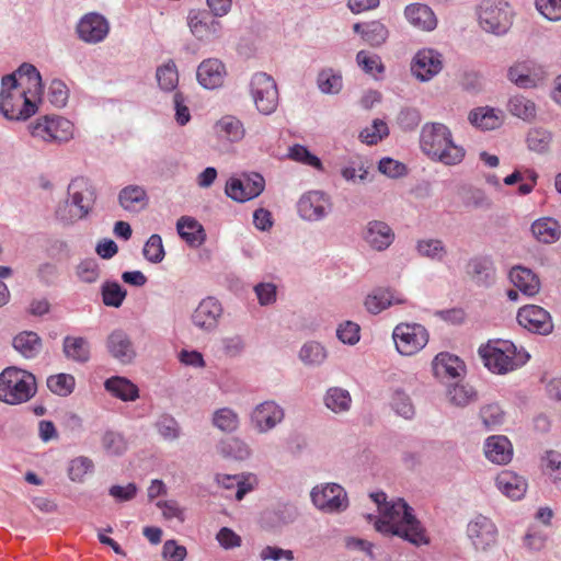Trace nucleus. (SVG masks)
I'll return each mask as SVG.
<instances>
[{"label": "nucleus", "mask_w": 561, "mask_h": 561, "mask_svg": "<svg viewBox=\"0 0 561 561\" xmlns=\"http://www.w3.org/2000/svg\"><path fill=\"white\" fill-rule=\"evenodd\" d=\"M370 497L377 504L381 515L375 522L377 531L399 536L415 546L428 543L426 530L404 500L398 499L389 503L383 492L371 493Z\"/></svg>", "instance_id": "nucleus-1"}, {"label": "nucleus", "mask_w": 561, "mask_h": 561, "mask_svg": "<svg viewBox=\"0 0 561 561\" xmlns=\"http://www.w3.org/2000/svg\"><path fill=\"white\" fill-rule=\"evenodd\" d=\"M41 95H31L25 82H18L15 75H7L1 80L0 112L11 121H24L36 113V100Z\"/></svg>", "instance_id": "nucleus-2"}, {"label": "nucleus", "mask_w": 561, "mask_h": 561, "mask_svg": "<svg viewBox=\"0 0 561 561\" xmlns=\"http://www.w3.org/2000/svg\"><path fill=\"white\" fill-rule=\"evenodd\" d=\"M420 145L426 156L447 165L460 163L466 153L462 147L454 144L450 130L439 123L423 126Z\"/></svg>", "instance_id": "nucleus-3"}, {"label": "nucleus", "mask_w": 561, "mask_h": 561, "mask_svg": "<svg viewBox=\"0 0 561 561\" xmlns=\"http://www.w3.org/2000/svg\"><path fill=\"white\" fill-rule=\"evenodd\" d=\"M36 391V378L32 373L15 366L0 373V401L11 405L25 403Z\"/></svg>", "instance_id": "nucleus-4"}, {"label": "nucleus", "mask_w": 561, "mask_h": 561, "mask_svg": "<svg viewBox=\"0 0 561 561\" xmlns=\"http://www.w3.org/2000/svg\"><path fill=\"white\" fill-rule=\"evenodd\" d=\"M68 201L76 208L70 215L58 208L57 216L64 221H73L85 218L93 208L96 199L95 188L91 181L84 176L75 178L68 185Z\"/></svg>", "instance_id": "nucleus-5"}, {"label": "nucleus", "mask_w": 561, "mask_h": 561, "mask_svg": "<svg viewBox=\"0 0 561 561\" xmlns=\"http://www.w3.org/2000/svg\"><path fill=\"white\" fill-rule=\"evenodd\" d=\"M530 358L526 350L508 341L493 340V373L505 375L523 367Z\"/></svg>", "instance_id": "nucleus-6"}, {"label": "nucleus", "mask_w": 561, "mask_h": 561, "mask_svg": "<svg viewBox=\"0 0 561 561\" xmlns=\"http://www.w3.org/2000/svg\"><path fill=\"white\" fill-rule=\"evenodd\" d=\"M396 350L403 356H412L428 343L427 329L419 323H399L392 332Z\"/></svg>", "instance_id": "nucleus-7"}, {"label": "nucleus", "mask_w": 561, "mask_h": 561, "mask_svg": "<svg viewBox=\"0 0 561 561\" xmlns=\"http://www.w3.org/2000/svg\"><path fill=\"white\" fill-rule=\"evenodd\" d=\"M34 138L47 142H67L73 138V124L60 116H44L28 126Z\"/></svg>", "instance_id": "nucleus-8"}, {"label": "nucleus", "mask_w": 561, "mask_h": 561, "mask_svg": "<svg viewBox=\"0 0 561 561\" xmlns=\"http://www.w3.org/2000/svg\"><path fill=\"white\" fill-rule=\"evenodd\" d=\"M250 94L256 110L270 115L278 105V90L274 79L265 72H256L250 81Z\"/></svg>", "instance_id": "nucleus-9"}, {"label": "nucleus", "mask_w": 561, "mask_h": 561, "mask_svg": "<svg viewBox=\"0 0 561 561\" xmlns=\"http://www.w3.org/2000/svg\"><path fill=\"white\" fill-rule=\"evenodd\" d=\"M516 319L520 327L536 334L548 335L553 331L550 313L537 305H526L519 308Z\"/></svg>", "instance_id": "nucleus-10"}, {"label": "nucleus", "mask_w": 561, "mask_h": 561, "mask_svg": "<svg viewBox=\"0 0 561 561\" xmlns=\"http://www.w3.org/2000/svg\"><path fill=\"white\" fill-rule=\"evenodd\" d=\"M264 178L253 173L244 179L231 178L227 181L225 192L231 199L244 203L257 197L264 190Z\"/></svg>", "instance_id": "nucleus-11"}, {"label": "nucleus", "mask_w": 561, "mask_h": 561, "mask_svg": "<svg viewBox=\"0 0 561 561\" xmlns=\"http://www.w3.org/2000/svg\"><path fill=\"white\" fill-rule=\"evenodd\" d=\"M311 499L318 508L325 512L341 511L347 506V496L344 489L335 483L313 488Z\"/></svg>", "instance_id": "nucleus-12"}, {"label": "nucleus", "mask_w": 561, "mask_h": 561, "mask_svg": "<svg viewBox=\"0 0 561 561\" xmlns=\"http://www.w3.org/2000/svg\"><path fill=\"white\" fill-rule=\"evenodd\" d=\"M443 69V56L435 49L424 48L416 53L411 65L412 73L421 81H428Z\"/></svg>", "instance_id": "nucleus-13"}, {"label": "nucleus", "mask_w": 561, "mask_h": 561, "mask_svg": "<svg viewBox=\"0 0 561 561\" xmlns=\"http://www.w3.org/2000/svg\"><path fill=\"white\" fill-rule=\"evenodd\" d=\"M110 32L107 20L99 13H88L81 18L77 25L80 39L89 44H98L104 41Z\"/></svg>", "instance_id": "nucleus-14"}, {"label": "nucleus", "mask_w": 561, "mask_h": 561, "mask_svg": "<svg viewBox=\"0 0 561 561\" xmlns=\"http://www.w3.org/2000/svg\"><path fill=\"white\" fill-rule=\"evenodd\" d=\"M188 26L193 35L201 41L219 37L222 28L221 23L206 11L191 12Z\"/></svg>", "instance_id": "nucleus-15"}, {"label": "nucleus", "mask_w": 561, "mask_h": 561, "mask_svg": "<svg viewBox=\"0 0 561 561\" xmlns=\"http://www.w3.org/2000/svg\"><path fill=\"white\" fill-rule=\"evenodd\" d=\"M331 208L329 198L319 191L308 192L298 202V210L305 219L319 220L323 218Z\"/></svg>", "instance_id": "nucleus-16"}, {"label": "nucleus", "mask_w": 561, "mask_h": 561, "mask_svg": "<svg viewBox=\"0 0 561 561\" xmlns=\"http://www.w3.org/2000/svg\"><path fill=\"white\" fill-rule=\"evenodd\" d=\"M221 313L220 302L214 297H207L194 310L192 321L197 328L210 331L217 327Z\"/></svg>", "instance_id": "nucleus-17"}, {"label": "nucleus", "mask_w": 561, "mask_h": 561, "mask_svg": "<svg viewBox=\"0 0 561 561\" xmlns=\"http://www.w3.org/2000/svg\"><path fill=\"white\" fill-rule=\"evenodd\" d=\"M284 410L274 401H265L255 407L251 420L260 432H267L280 423Z\"/></svg>", "instance_id": "nucleus-18"}, {"label": "nucleus", "mask_w": 561, "mask_h": 561, "mask_svg": "<svg viewBox=\"0 0 561 561\" xmlns=\"http://www.w3.org/2000/svg\"><path fill=\"white\" fill-rule=\"evenodd\" d=\"M510 282L525 296L535 297L541 288L539 276L530 268L515 265L508 272Z\"/></svg>", "instance_id": "nucleus-19"}, {"label": "nucleus", "mask_w": 561, "mask_h": 561, "mask_svg": "<svg viewBox=\"0 0 561 561\" xmlns=\"http://www.w3.org/2000/svg\"><path fill=\"white\" fill-rule=\"evenodd\" d=\"M226 76L225 65L217 58H209L201 62L196 77L201 85L206 89H216L224 82Z\"/></svg>", "instance_id": "nucleus-20"}, {"label": "nucleus", "mask_w": 561, "mask_h": 561, "mask_svg": "<svg viewBox=\"0 0 561 561\" xmlns=\"http://www.w3.org/2000/svg\"><path fill=\"white\" fill-rule=\"evenodd\" d=\"M433 371L439 378H458L465 374L466 365L458 356L442 352L433 359Z\"/></svg>", "instance_id": "nucleus-21"}, {"label": "nucleus", "mask_w": 561, "mask_h": 561, "mask_svg": "<svg viewBox=\"0 0 561 561\" xmlns=\"http://www.w3.org/2000/svg\"><path fill=\"white\" fill-rule=\"evenodd\" d=\"M508 79L519 88H534L541 80L543 72L540 68H535L530 61L517 64L508 69Z\"/></svg>", "instance_id": "nucleus-22"}, {"label": "nucleus", "mask_w": 561, "mask_h": 561, "mask_svg": "<svg viewBox=\"0 0 561 561\" xmlns=\"http://www.w3.org/2000/svg\"><path fill=\"white\" fill-rule=\"evenodd\" d=\"M364 239L373 249L383 251L393 242L394 233L386 222L374 220L368 222Z\"/></svg>", "instance_id": "nucleus-23"}, {"label": "nucleus", "mask_w": 561, "mask_h": 561, "mask_svg": "<svg viewBox=\"0 0 561 561\" xmlns=\"http://www.w3.org/2000/svg\"><path fill=\"white\" fill-rule=\"evenodd\" d=\"M407 20L421 31H433L437 26V19L433 10L422 3L409 4L404 10Z\"/></svg>", "instance_id": "nucleus-24"}, {"label": "nucleus", "mask_w": 561, "mask_h": 561, "mask_svg": "<svg viewBox=\"0 0 561 561\" xmlns=\"http://www.w3.org/2000/svg\"><path fill=\"white\" fill-rule=\"evenodd\" d=\"M496 486L508 499L520 500L527 490L525 479L513 471L504 470L496 477Z\"/></svg>", "instance_id": "nucleus-25"}, {"label": "nucleus", "mask_w": 561, "mask_h": 561, "mask_svg": "<svg viewBox=\"0 0 561 561\" xmlns=\"http://www.w3.org/2000/svg\"><path fill=\"white\" fill-rule=\"evenodd\" d=\"M107 348L111 355L122 364L130 363L136 355L128 335L121 330L114 331L108 335Z\"/></svg>", "instance_id": "nucleus-26"}, {"label": "nucleus", "mask_w": 561, "mask_h": 561, "mask_svg": "<svg viewBox=\"0 0 561 561\" xmlns=\"http://www.w3.org/2000/svg\"><path fill=\"white\" fill-rule=\"evenodd\" d=\"M407 299L390 289H377L365 299V307L368 312L378 314L392 305L405 304Z\"/></svg>", "instance_id": "nucleus-27"}, {"label": "nucleus", "mask_w": 561, "mask_h": 561, "mask_svg": "<svg viewBox=\"0 0 561 561\" xmlns=\"http://www.w3.org/2000/svg\"><path fill=\"white\" fill-rule=\"evenodd\" d=\"M214 131L219 139L239 142L245 136L243 123L233 115H224L214 125Z\"/></svg>", "instance_id": "nucleus-28"}, {"label": "nucleus", "mask_w": 561, "mask_h": 561, "mask_svg": "<svg viewBox=\"0 0 561 561\" xmlns=\"http://www.w3.org/2000/svg\"><path fill=\"white\" fill-rule=\"evenodd\" d=\"M530 230L536 240L541 243H554L561 237L559 222L550 217H542L535 220Z\"/></svg>", "instance_id": "nucleus-29"}, {"label": "nucleus", "mask_w": 561, "mask_h": 561, "mask_svg": "<svg viewBox=\"0 0 561 561\" xmlns=\"http://www.w3.org/2000/svg\"><path fill=\"white\" fill-rule=\"evenodd\" d=\"M119 205L128 211H139L148 204V195L139 185H128L118 194Z\"/></svg>", "instance_id": "nucleus-30"}, {"label": "nucleus", "mask_w": 561, "mask_h": 561, "mask_svg": "<svg viewBox=\"0 0 561 561\" xmlns=\"http://www.w3.org/2000/svg\"><path fill=\"white\" fill-rule=\"evenodd\" d=\"M107 392L123 401H135L139 397L138 387L125 377L114 376L104 382Z\"/></svg>", "instance_id": "nucleus-31"}, {"label": "nucleus", "mask_w": 561, "mask_h": 561, "mask_svg": "<svg viewBox=\"0 0 561 561\" xmlns=\"http://www.w3.org/2000/svg\"><path fill=\"white\" fill-rule=\"evenodd\" d=\"M176 229L182 239L191 247H199L205 240V232L202 225L191 217H181L178 220Z\"/></svg>", "instance_id": "nucleus-32"}, {"label": "nucleus", "mask_w": 561, "mask_h": 561, "mask_svg": "<svg viewBox=\"0 0 561 561\" xmlns=\"http://www.w3.org/2000/svg\"><path fill=\"white\" fill-rule=\"evenodd\" d=\"M64 354L68 359L85 363L90 358L89 342L81 336H66L62 343Z\"/></svg>", "instance_id": "nucleus-33"}, {"label": "nucleus", "mask_w": 561, "mask_h": 561, "mask_svg": "<svg viewBox=\"0 0 561 561\" xmlns=\"http://www.w3.org/2000/svg\"><path fill=\"white\" fill-rule=\"evenodd\" d=\"M468 536L477 550H486L491 540V531L486 517H478L468 525Z\"/></svg>", "instance_id": "nucleus-34"}, {"label": "nucleus", "mask_w": 561, "mask_h": 561, "mask_svg": "<svg viewBox=\"0 0 561 561\" xmlns=\"http://www.w3.org/2000/svg\"><path fill=\"white\" fill-rule=\"evenodd\" d=\"M13 347L25 358H33L41 351V339L34 332H22L13 339Z\"/></svg>", "instance_id": "nucleus-35"}, {"label": "nucleus", "mask_w": 561, "mask_h": 561, "mask_svg": "<svg viewBox=\"0 0 561 561\" xmlns=\"http://www.w3.org/2000/svg\"><path fill=\"white\" fill-rule=\"evenodd\" d=\"M13 75H15L18 82H25V87L31 90V95H42V78L38 70L33 65H21Z\"/></svg>", "instance_id": "nucleus-36"}, {"label": "nucleus", "mask_w": 561, "mask_h": 561, "mask_svg": "<svg viewBox=\"0 0 561 561\" xmlns=\"http://www.w3.org/2000/svg\"><path fill=\"white\" fill-rule=\"evenodd\" d=\"M513 23V10L507 2L499 1L493 8V35H504Z\"/></svg>", "instance_id": "nucleus-37"}, {"label": "nucleus", "mask_w": 561, "mask_h": 561, "mask_svg": "<svg viewBox=\"0 0 561 561\" xmlns=\"http://www.w3.org/2000/svg\"><path fill=\"white\" fill-rule=\"evenodd\" d=\"M324 403L332 412L341 413L350 410L352 398L347 390L332 387L327 391Z\"/></svg>", "instance_id": "nucleus-38"}, {"label": "nucleus", "mask_w": 561, "mask_h": 561, "mask_svg": "<svg viewBox=\"0 0 561 561\" xmlns=\"http://www.w3.org/2000/svg\"><path fill=\"white\" fill-rule=\"evenodd\" d=\"M388 36V28L379 21L365 23V27L362 32V38L364 42L374 47H378L386 43Z\"/></svg>", "instance_id": "nucleus-39"}, {"label": "nucleus", "mask_w": 561, "mask_h": 561, "mask_svg": "<svg viewBox=\"0 0 561 561\" xmlns=\"http://www.w3.org/2000/svg\"><path fill=\"white\" fill-rule=\"evenodd\" d=\"M513 456L512 442L504 435H493V463L507 465L512 461Z\"/></svg>", "instance_id": "nucleus-40"}, {"label": "nucleus", "mask_w": 561, "mask_h": 561, "mask_svg": "<svg viewBox=\"0 0 561 561\" xmlns=\"http://www.w3.org/2000/svg\"><path fill=\"white\" fill-rule=\"evenodd\" d=\"M217 448L219 454L226 458L243 460L250 455L248 446L242 440L234 437L221 440Z\"/></svg>", "instance_id": "nucleus-41"}, {"label": "nucleus", "mask_w": 561, "mask_h": 561, "mask_svg": "<svg viewBox=\"0 0 561 561\" xmlns=\"http://www.w3.org/2000/svg\"><path fill=\"white\" fill-rule=\"evenodd\" d=\"M552 140V134L542 127H534L527 134V146L531 151L543 153L548 151Z\"/></svg>", "instance_id": "nucleus-42"}, {"label": "nucleus", "mask_w": 561, "mask_h": 561, "mask_svg": "<svg viewBox=\"0 0 561 561\" xmlns=\"http://www.w3.org/2000/svg\"><path fill=\"white\" fill-rule=\"evenodd\" d=\"M508 111L516 117L530 121L536 116V105L524 96H513L508 101Z\"/></svg>", "instance_id": "nucleus-43"}, {"label": "nucleus", "mask_w": 561, "mask_h": 561, "mask_svg": "<svg viewBox=\"0 0 561 561\" xmlns=\"http://www.w3.org/2000/svg\"><path fill=\"white\" fill-rule=\"evenodd\" d=\"M157 80L161 89L172 91L179 83V73L174 61L170 60L157 69Z\"/></svg>", "instance_id": "nucleus-44"}, {"label": "nucleus", "mask_w": 561, "mask_h": 561, "mask_svg": "<svg viewBox=\"0 0 561 561\" xmlns=\"http://www.w3.org/2000/svg\"><path fill=\"white\" fill-rule=\"evenodd\" d=\"M75 377L69 374H57L48 377L47 387L55 394L67 397L75 389Z\"/></svg>", "instance_id": "nucleus-45"}, {"label": "nucleus", "mask_w": 561, "mask_h": 561, "mask_svg": "<svg viewBox=\"0 0 561 561\" xmlns=\"http://www.w3.org/2000/svg\"><path fill=\"white\" fill-rule=\"evenodd\" d=\"M213 423L222 432H233L239 426V417L231 409L222 408L215 412Z\"/></svg>", "instance_id": "nucleus-46"}, {"label": "nucleus", "mask_w": 561, "mask_h": 561, "mask_svg": "<svg viewBox=\"0 0 561 561\" xmlns=\"http://www.w3.org/2000/svg\"><path fill=\"white\" fill-rule=\"evenodd\" d=\"M388 125L383 121L377 118L373 122L371 126L366 127L360 131L359 138L367 145H376L383 137L388 136Z\"/></svg>", "instance_id": "nucleus-47"}, {"label": "nucleus", "mask_w": 561, "mask_h": 561, "mask_svg": "<svg viewBox=\"0 0 561 561\" xmlns=\"http://www.w3.org/2000/svg\"><path fill=\"white\" fill-rule=\"evenodd\" d=\"M356 61L358 66L369 75L382 73L385 70L381 58L376 54L359 50L356 55Z\"/></svg>", "instance_id": "nucleus-48"}, {"label": "nucleus", "mask_w": 561, "mask_h": 561, "mask_svg": "<svg viewBox=\"0 0 561 561\" xmlns=\"http://www.w3.org/2000/svg\"><path fill=\"white\" fill-rule=\"evenodd\" d=\"M300 359L310 365H318L321 364L325 357V350L324 347L317 343V342H310L305 344L299 353Z\"/></svg>", "instance_id": "nucleus-49"}, {"label": "nucleus", "mask_w": 561, "mask_h": 561, "mask_svg": "<svg viewBox=\"0 0 561 561\" xmlns=\"http://www.w3.org/2000/svg\"><path fill=\"white\" fill-rule=\"evenodd\" d=\"M417 252L420 255L440 261L445 254L446 250L440 240L427 239L421 240L417 243Z\"/></svg>", "instance_id": "nucleus-50"}, {"label": "nucleus", "mask_w": 561, "mask_h": 561, "mask_svg": "<svg viewBox=\"0 0 561 561\" xmlns=\"http://www.w3.org/2000/svg\"><path fill=\"white\" fill-rule=\"evenodd\" d=\"M144 256L151 263H159L164 257V248L159 234H151L145 243Z\"/></svg>", "instance_id": "nucleus-51"}, {"label": "nucleus", "mask_w": 561, "mask_h": 561, "mask_svg": "<svg viewBox=\"0 0 561 561\" xmlns=\"http://www.w3.org/2000/svg\"><path fill=\"white\" fill-rule=\"evenodd\" d=\"M476 397L473 389L467 385L455 383L448 389V398L451 403L463 407Z\"/></svg>", "instance_id": "nucleus-52"}, {"label": "nucleus", "mask_w": 561, "mask_h": 561, "mask_svg": "<svg viewBox=\"0 0 561 561\" xmlns=\"http://www.w3.org/2000/svg\"><path fill=\"white\" fill-rule=\"evenodd\" d=\"M93 461L84 456L71 460L68 469L69 478L72 481H82L87 473L93 470Z\"/></svg>", "instance_id": "nucleus-53"}, {"label": "nucleus", "mask_w": 561, "mask_h": 561, "mask_svg": "<svg viewBox=\"0 0 561 561\" xmlns=\"http://www.w3.org/2000/svg\"><path fill=\"white\" fill-rule=\"evenodd\" d=\"M126 291L117 283H106L102 288L103 302L110 307H119L125 299Z\"/></svg>", "instance_id": "nucleus-54"}, {"label": "nucleus", "mask_w": 561, "mask_h": 561, "mask_svg": "<svg viewBox=\"0 0 561 561\" xmlns=\"http://www.w3.org/2000/svg\"><path fill=\"white\" fill-rule=\"evenodd\" d=\"M318 85L323 93H337L342 89V77L332 70H323L318 76Z\"/></svg>", "instance_id": "nucleus-55"}, {"label": "nucleus", "mask_w": 561, "mask_h": 561, "mask_svg": "<svg viewBox=\"0 0 561 561\" xmlns=\"http://www.w3.org/2000/svg\"><path fill=\"white\" fill-rule=\"evenodd\" d=\"M217 481L226 489L236 488V499L242 500L243 496L251 491L252 486L245 483L239 476H217Z\"/></svg>", "instance_id": "nucleus-56"}, {"label": "nucleus", "mask_w": 561, "mask_h": 561, "mask_svg": "<svg viewBox=\"0 0 561 561\" xmlns=\"http://www.w3.org/2000/svg\"><path fill=\"white\" fill-rule=\"evenodd\" d=\"M391 405L393 410L404 419H411L414 415L412 401L403 391L398 390L393 393Z\"/></svg>", "instance_id": "nucleus-57"}, {"label": "nucleus", "mask_w": 561, "mask_h": 561, "mask_svg": "<svg viewBox=\"0 0 561 561\" xmlns=\"http://www.w3.org/2000/svg\"><path fill=\"white\" fill-rule=\"evenodd\" d=\"M536 9L549 21L561 20V0H536Z\"/></svg>", "instance_id": "nucleus-58"}, {"label": "nucleus", "mask_w": 561, "mask_h": 561, "mask_svg": "<svg viewBox=\"0 0 561 561\" xmlns=\"http://www.w3.org/2000/svg\"><path fill=\"white\" fill-rule=\"evenodd\" d=\"M48 98L51 104L57 107L66 105L68 100V88L60 80H53L48 89Z\"/></svg>", "instance_id": "nucleus-59"}, {"label": "nucleus", "mask_w": 561, "mask_h": 561, "mask_svg": "<svg viewBox=\"0 0 561 561\" xmlns=\"http://www.w3.org/2000/svg\"><path fill=\"white\" fill-rule=\"evenodd\" d=\"M360 328L357 323L345 321L336 330L337 337L345 344H356L359 341Z\"/></svg>", "instance_id": "nucleus-60"}, {"label": "nucleus", "mask_w": 561, "mask_h": 561, "mask_svg": "<svg viewBox=\"0 0 561 561\" xmlns=\"http://www.w3.org/2000/svg\"><path fill=\"white\" fill-rule=\"evenodd\" d=\"M218 543L226 550L239 548L242 543L241 537L229 527H222L216 535Z\"/></svg>", "instance_id": "nucleus-61"}, {"label": "nucleus", "mask_w": 561, "mask_h": 561, "mask_svg": "<svg viewBox=\"0 0 561 561\" xmlns=\"http://www.w3.org/2000/svg\"><path fill=\"white\" fill-rule=\"evenodd\" d=\"M289 156L291 159H294L296 161L314 167L317 169L321 168L320 159L318 157L313 156L312 153H310L308 151V149L304 146H300V145L294 146L290 149Z\"/></svg>", "instance_id": "nucleus-62"}, {"label": "nucleus", "mask_w": 561, "mask_h": 561, "mask_svg": "<svg viewBox=\"0 0 561 561\" xmlns=\"http://www.w3.org/2000/svg\"><path fill=\"white\" fill-rule=\"evenodd\" d=\"M77 274L82 282L94 283L100 276V271L96 262L88 260L78 265Z\"/></svg>", "instance_id": "nucleus-63"}, {"label": "nucleus", "mask_w": 561, "mask_h": 561, "mask_svg": "<svg viewBox=\"0 0 561 561\" xmlns=\"http://www.w3.org/2000/svg\"><path fill=\"white\" fill-rule=\"evenodd\" d=\"M546 471L554 480H561V453L548 451L545 458Z\"/></svg>", "instance_id": "nucleus-64"}]
</instances>
